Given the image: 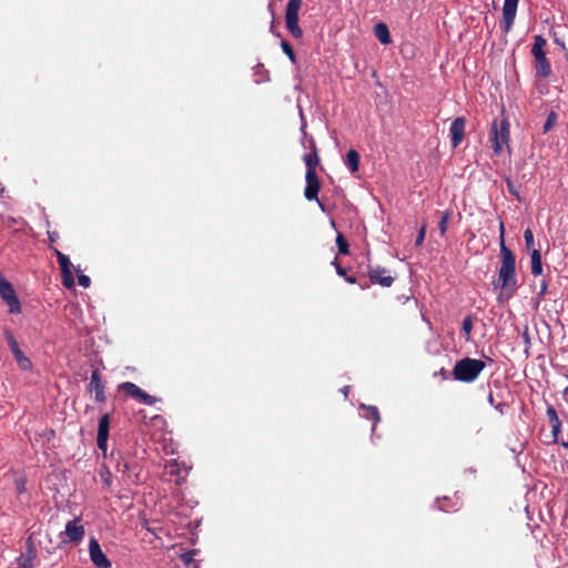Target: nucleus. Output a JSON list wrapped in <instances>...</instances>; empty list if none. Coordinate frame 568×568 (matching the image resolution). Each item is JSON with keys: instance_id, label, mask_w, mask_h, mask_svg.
Segmentation results:
<instances>
[{"instance_id": "f257e3e1", "label": "nucleus", "mask_w": 568, "mask_h": 568, "mask_svg": "<svg viewBox=\"0 0 568 568\" xmlns=\"http://www.w3.org/2000/svg\"><path fill=\"white\" fill-rule=\"evenodd\" d=\"M499 246L501 265L498 271L500 293L498 300H509L517 291L516 256L505 244V225L499 222Z\"/></svg>"}, {"instance_id": "f03ea898", "label": "nucleus", "mask_w": 568, "mask_h": 568, "mask_svg": "<svg viewBox=\"0 0 568 568\" xmlns=\"http://www.w3.org/2000/svg\"><path fill=\"white\" fill-rule=\"evenodd\" d=\"M486 363L481 359L464 357L456 362L453 377L462 383H474L485 369Z\"/></svg>"}, {"instance_id": "7ed1b4c3", "label": "nucleus", "mask_w": 568, "mask_h": 568, "mask_svg": "<svg viewBox=\"0 0 568 568\" xmlns=\"http://www.w3.org/2000/svg\"><path fill=\"white\" fill-rule=\"evenodd\" d=\"M505 110H501V119H495L491 123L490 141L493 143L494 153L500 155L503 153V146L508 150L510 141V124L507 118L504 116Z\"/></svg>"}, {"instance_id": "20e7f679", "label": "nucleus", "mask_w": 568, "mask_h": 568, "mask_svg": "<svg viewBox=\"0 0 568 568\" xmlns=\"http://www.w3.org/2000/svg\"><path fill=\"white\" fill-rule=\"evenodd\" d=\"M301 6L302 0H288L285 11L286 28L295 39H300L303 36V31L298 26V11Z\"/></svg>"}, {"instance_id": "39448f33", "label": "nucleus", "mask_w": 568, "mask_h": 568, "mask_svg": "<svg viewBox=\"0 0 568 568\" xmlns=\"http://www.w3.org/2000/svg\"><path fill=\"white\" fill-rule=\"evenodd\" d=\"M118 389L120 392H123L126 396L148 406H153L159 400L156 397L145 393L143 389H141L132 382L121 383L118 386Z\"/></svg>"}, {"instance_id": "423d86ee", "label": "nucleus", "mask_w": 568, "mask_h": 568, "mask_svg": "<svg viewBox=\"0 0 568 568\" xmlns=\"http://www.w3.org/2000/svg\"><path fill=\"white\" fill-rule=\"evenodd\" d=\"M0 296L9 306V312L11 314L21 313V304L17 297L16 291L12 284L7 281L3 275L0 273Z\"/></svg>"}, {"instance_id": "0eeeda50", "label": "nucleus", "mask_w": 568, "mask_h": 568, "mask_svg": "<svg viewBox=\"0 0 568 568\" xmlns=\"http://www.w3.org/2000/svg\"><path fill=\"white\" fill-rule=\"evenodd\" d=\"M81 521V518L75 517L67 523L64 531L60 535L62 542L79 544L82 541L85 529Z\"/></svg>"}, {"instance_id": "6e6552de", "label": "nucleus", "mask_w": 568, "mask_h": 568, "mask_svg": "<svg viewBox=\"0 0 568 568\" xmlns=\"http://www.w3.org/2000/svg\"><path fill=\"white\" fill-rule=\"evenodd\" d=\"M546 43V39H544L541 36L534 37L531 54L536 60L537 71H550V64L546 59L545 52Z\"/></svg>"}, {"instance_id": "1a4fd4ad", "label": "nucleus", "mask_w": 568, "mask_h": 568, "mask_svg": "<svg viewBox=\"0 0 568 568\" xmlns=\"http://www.w3.org/2000/svg\"><path fill=\"white\" fill-rule=\"evenodd\" d=\"M306 186L304 190V196L307 201H316L322 211H325L324 204L318 200V192L321 189V182L317 173L306 172L305 173Z\"/></svg>"}, {"instance_id": "9d476101", "label": "nucleus", "mask_w": 568, "mask_h": 568, "mask_svg": "<svg viewBox=\"0 0 568 568\" xmlns=\"http://www.w3.org/2000/svg\"><path fill=\"white\" fill-rule=\"evenodd\" d=\"M3 334L20 368L24 371L30 369L32 367V363L27 356H24L12 332L10 329H4Z\"/></svg>"}, {"instance_id": "9b49d317", "label": "nucleus", "mask_w": 568, "mask_h": 568, "mask_svg": "<svg viewBox=\"0 0 568 568\" xmlns=\"http://www.w3.org/2000/svg\"><path fill=\"white\" fill-rule=\"evenodd\" d=\"M519 0H505L503 6V19L500 22V28L505 33H508L514 24L517 7Z\"/></svg>"}, {"instance_id": "f8f14e48", "label": "nucleus", "mask_w": 568, "mask_h": 568, "mask_svg": "<svg viewBox=\"0 0 568 568\" xmlns=\"http://www.w3.org/2000/svg\"><path fill=\"white\" fill-rule=\"evenodd\" d=\"M388 271L382 266H368V278L372 284H378L383 287L393 285L395 277L387 274Z\"/></svg>"}, {"instance_id": "ddd939ff", "label": "nucleus", "mask_w": 568, "mask_h": 568, "mask_svg": "<svg viewBox=\"0 0 568 568\" xmlns=\"http://www.w3.org/2000/svg\"><path fill=\"white\" fill-rule=\"evenodd\" d=\"M89 555L92 564L98 568H110L111 561L102 551L98 540L92 537L89 544Z\"/></svg>"}, {"instance_id": "4468645a", "label": "nucleus", "mask_w": 568, "mask_h": 568, "mask_svg": "<svg viewBox=\"0 0 568 568\" xmlns=\"http://www.w3.org/2000/svg\"><path fill=\"white\" fill-rule=\"evenodd\" d=\"M109 430H110V415L104 414L99 419L98 436H97L98 448L103 453V455L106 454V449H108Z\"/></svg>"}, {"instance_id": "2eb2a0df", "label": "nucleus", "mask_w": 568, "mask_h": 568, "mask_svg": "<svg viewBox=\"0 0 568 568\" xmlns=\"http://www.w3.org/2000/svg\"><path fill=\"white\" fill-rule=\"evenodd\" d=\"M104 388L105 387L104 384L102 383L99 369H93L90 383L88 385V390L90 393H94V398L97 402L104 403L106 399Z\"/></svg>"}, {"instance_id": "dca6fc26", "label": "nucleus", "mask_w": 568, "mask_h": 568, "mask_svg": "<svg viewBox=\"0 0 568 568\" xmlns=\"http://www.w3.org/2000/svg\"><path fill=\"white\" fill-rule=\"evenodd\" d=\"M466 120L463 116L456 118L449 129L453 148H457L465 136Z\"/></svg>"}, {"instance_id": "f3484780", "label": "nucleus", "mask_w": 568, "mask_h": 568, "mask_svg": "<svg viewBox=\"0 0 568 568\" xmlns=\"http://www.w3.org/2000/svg\"><path fill=\"white\" fill-rule=\"evenodd\" d=\"M37 551L32 541L29 539L28 547L23 554L17 558L19 568H33V560L36 559Z\"/></svg>"}, {"instance_id": "a211bd4d", "label": "nucleus", "mask_w": 568, "mask_h": 568, "mask_svg": "<svg viewBox=\"0 0 568 568\" xmlns=\"http://www.w3.org/2000/svg\"><path fill=\"white\" fill-rule=\"evenodd\" d=\"M311 149L312 151L303 156V160L306 165V172L316 173V166L320 164V156L316 149L315 141L311 140Z\"/></svg>"}, {"instance_id": "6ab92c4d", "label": "nucleus", "mask_w": 568, "mask_h": 568, "mask_svg": "<svg viewBox=\"0 0 568 568\" xmlns=\"http://www.w3.org/2000/svg\"><path fill=\"white\" fill-rule=\"evenodd\" d=\"M546 415L551 426V434L554 436V440L557 442L558 435L561 430V422L558 417L555 407L549 405L546 409Z\"/></svg>"}, {"instance_id": "aec40b11", "label": "nucleus", "mask_w": 568, "mask_h": 568, "mask_svg": "<svg viewBox=\"0 0 568 568\" xmlns=\"http://www.w3.org/2000/svg\"><path fill=\"white\" fill-rule=\"evenodd\" d=\"M110 458L114 463L118 473L124 475L130 471V463L120 452H112Z\"/></svg>"}, {"instance_id": "412c9836", "label": "nucleus", "mask_w": 568, "mask_h": 568, "mask_svg": "<svg viewBox=\"0 0 568 568\" xmlns=\"http://www.w3.org/2000/svg\"><path fill=\"white\" fill-rule=\"evenodd\" d=\"M52 250L57 256L61 273L72 272L73 265H72L69 256L63 254L57 247H52Z\"/></svg>"}, {"instance_id": "4be33fe9", "label": "nucleus", "mask_w": 568, "mask_h": 568, "mask_svg": "<svg viewBox=\"0 0 568 568\" xmlns=\"http://www.w3.org/2000/svg\"><path fill=\"white\" fill-rule=\"evenodd\" d=\"M531 274L538 276L542 274L541 253L539 250L534 248L531 251Z\"/></svg>"}, {"instance_id": "5701e85b", "label": "nucleus", "mask_w": 568, "mask_h": 568, "mask_svg": "<svg viewBox=\"0 0 568 568\" xmlns=\"http://www.w3.org/2000/svg\"><path fill=\"white\" fill-rule=\"evenodd\" d=\"M345 164L352 173L357 172L359 166V153L356 150H349L345 158Z\"/></svg>"}, {"instance_id": "b1692460", "label": "nucleus", "mask_w": 568, "mask_h": 568, "mask_svg": "<svg viewBox=\"0 0 568 568\" xmlns=\"http://www.w3.org/2000/svg\"><path fill=\"white\" fill-rule=\"evenodd\" d=\"M375 36L383 44H388L390 42V36L388 28L385 23H377L375 27Z\"/></svg>"}, {"instance_id": "393cba45", "label": "nucleus", "mask_w": 568, "mask_h": 568, "mask_svg": "<svg viewBox=\"0 0 568 568\" xmlns=\"http://www.w3.org/2000/svg\"><path fill=\"white\" fill-rule=\"evenodd\" d=\"M336 245H337L339 254H343V255L349 254V244H348L347 240L344 237V235L339 232L336 235Z\"/></svg>"}, {"instance_id": "a878e982", "label": "nucleus", "mask_w": 568, "mask_h": 568, "mask_svg": "<svg viewBox=\"0 0 568 568\" xmlns=\"http://www.w3.org/2000/svg\"><path fill=\"white\" fill-rule=\"evenodd\" d=\"M557 120H558V115L556 112L551 111L548 116H547V120L544 124V128H542V133L546 134L548 133L557 123Z\"/></svg>"}, {"instance_id": "bb28decb", "label": "nucleus", "mask_w": 568, "mask_h": 568, "mask_svg": "<svg viewBox=\"0 0 568 568\" xmlns=\"http://www.w3.org/2000/svg\"><path fill=\"white\" fill-rule=\"evenodd\" d=\"M473 325H474V322H473V317L471 316H466L463 320L462 331L465 334V339L466 341L470 339V334H471V331H473Z\"/></svg>"}, {"instance_id": "cd10ccee", "label": "nucleus", "mask_w": 568, "mask_h": 568, "mask_svg": "<svg viewBox=\"0 0 568 568\" xmlns=\"http://www.w3.org/2000/svg\"><path fill=\"white\" fill-rule=\"evenodd\" d=\"M452 213L446 211L442 214L440 221L438 223L439 233L442 236H445L448 227V221L450 219Z\"/></svg>"}, {"instance_id": "c85d7f7f", "label": "nucleus", "mask_w": 568, "mask_h": 568, "mask_svg": "<svg viewBox=\"0 0 568 568\" xmlns=\"http://www.w3.org/2000/svg\"><path fill=\"white\" fill-rule=\"evenodd\" d=\"M363 408L367 410V417L372 418L375 423H378L381 419L378 408L376 406H365L362 405Z\"/></svg>"}, {"instance_id": "c756f323", "label": "nucleus", "mask_w": 568, "mask_h": 568, "mask_svg": "<svg viewBox=\"0 0 568 568\" xmlns=\"http://www.w3.org/2000/svg\"><path fill=\"white\" fill-rule=\"evenodd\" d=\"M62 275V284L67 288L74 287V277L72 272L61 273Z\"/></svg>"}, {"instance_id": "7c9ffc66", "label": "nucleus", "mask_w": 568, "mask_h": 568, "mask_svg": "<svg viewBox=\"0 0 568 568\" xmlns=\"http://www.w3.org/2000/svg\"><path fill=\"white\" fill-rule=\"evenodd\" d=\"M524 240H525V244H526V247L527 250H534V234H532V231L530 229H526L525 232H524Z\"/></svg>"}, {"instance_id": "2f4dec72", "label": "nucleus", "mask_w": 568, "mask_h": 568, "mask_svg": "<svg viewBox=\"0 0 568 568\" xmlns=\"http://www.w3.org/2000/svg\"><path fill=\"white\" fill-rule=\"evenodd\" d=\"M425 234H426V225L423 224V226L420 227L418 234H417V237L415 240V245L416 246H422L423 243H424V240H425Z\"/></svg>"}, {"instance_id": "473e14b6", "label": "nucleus", "mask_w": 568, "mask_h": 568, "mask_svg": "<svg viewBox=\"0 0 568 568\" xmlns=\"http://www.w3.org/2000/svg\"><path fill=\"white\" fill-rule=\"evenodd\" d=\"M78 283L80 286L87 288L91 285V278L85 274L78 275Z\"/></svg>"}, {"instance_id": "72a5a7b5", "label": "nucleus", "mask_w": 568, "mask_h": 568, "mask_svg": "<svg viewBox=\"0 0 568 568\" xmlns=\"http://www.w3.org/2000/svg\"><path fill=\"white\" fill-rule=\"evenodd\" d=\"M487 399H488V403H489L491 406H494V407H495L499 413H501V414H503V412H504V406H505V405H504V403H495V398H494V395H493L491 393L488 395V398H487Z\"/></svg>"}, {"instance_id": "f704fd0d", "label": "nucleus", "mask_w": 568, "mask_h": 568, "mask_svg": "<svg viewBox=\"0 0 568 568\" xmlns=\"http://www.w3.org/2000/svg\"><path fill=\"white\" fill-rule=\"evenodd\" d=\"M100 476H101V478H102L103 483H104L108 487H110V486H111V473H110V470H109L108 468L102 469V470L100 471Z\"/></svg>"}, {"instance_id": "c9c22d12", "label": "nucleus", "mask_w": 568, "mask_h": 568, "mask_svg": "<svg viewBox=\"0 0 568 568\" xmlns=\"http://www.w3.org/2000/svg\"><path fill=\"white\" fill-rule=\"evenodd\" d=\"M193 555L194 554L192 551H187L183 554L181 558L185 565H190L193 561Z\"/></svg>"}, {"instance_id": "e433bc0d", "label": "nucleus", "mask_w": 568, "mask_h": 568, "mask_svg": "<svg viewBox=\"0 0 568 568\" xmlns=\"http://www.w3.org/2000/svg\"><path fill=\"white\" fill-rule=\"evenodd\" d=\"M282 48L284 50V52L291 58L293 59V49L292 47L286 42V41H283L282 42Z\"/></svg>"}, {"instance_id": "4c0bfd02", "label": "nucleus", "mask_w": 568, "mask_h": 568, "mask_svg": "<svg viewBox=\"0 0 568 568\" xmlns=\"http://www.w3.org/2000/svg\"><path fill=\"white\" fill-rule=\"evenodd\" d=\"M506 182H507V189H508V191H509L513 195H515L516 197H518V199H519V194H518L517 190L515 189L514 183H513L509 179H507V181H506Z\"/></svg>"}, {"instance_id": "58836bf2", "label": "nucleus", "mask_w": 568, "mask_h": 568, "mask_svg": "<svg viewBox=\"0 0 568 568\" xmlns=\"http://www.w3.org/2000/svg\"><path fill=\"white\" fill-rule=\"evenodd\" d=\"M547 288H548V283L547 281L542 280L541 281V284H540V291H539V296H544L546 293H547Z\"/></svg>"}, {"instance_id": "ea45409f", "label": "nucleus", "mask_w": 568, "mask_h": 568, "mask_svg": "<svg viewBox=\"0 0 568 568\" xmlns=\"http://www.w3.org/2000/svg\"><path fill=\"white\" fill-rule=\"evenodd\" d=\"M48 239L51 243L58 241L59 239V233L53 231V232H48Z\"/></svg>"}, {"instance_id": "a19ab883", "label": "nucleus", "mask_w": 568, "mask_h": 568, "mask_svg": "<svg viewBox=\"0 0 568 568\" xmlns=\"http://www.w3.org/2000/svg\"><path fill=\"white\" fill-rule=\"evenodd\" d=\"M43 435L50 440L52 437H54V430L53 429H45Z\"/></svg>"}, {"instance_id": "79ce46f5", "label": "nucleus", "mask_w": 568, "mask_h": 568, "mask_svg": "<svg viewBox=\"0 0 568 568\" xmlns=\"http://www.w3.org/2000/svg\"><path fill=\"white\" fill-rule=\"evenodd\" d=\"M336 273L342 276V277H345L347 274H346V268H344L343 266H337V271Z\"/></svg>"}, {"instance_id": "37998d69", "label": "nucleus", "mask_w": 568, "mask_h": 568, "mask_svg": "<svg viewBox=\"0 0 568 568\" xmlns=\"http://www.w3.org/2000/svg\"><path fill=\"white\" fill-rule=\"evenodd\" d=\"M345 281L349 284H355L356 283V277L355 276H348L346 275L345 277Z\"/></svg>"}, {"instance_id": "c03bdc74", "label": "nucleus", "mask_w": 568, "mask_h": 568, "mask_svg": "<svg viewBox=\"0 0 568 568\" xmlns=\"http://www.w3.org/2000/svg\"><path fill=\"white\" fill-rule=\"evenodd\" d=\"M332 264L334 265V267H335V270H336V271H337V266H342V265L339 264V262H338V258H337V257H335V258L333 260Z\"/></svg>"}, {"instance_id": "a18cd8bd", "label": "nucleus", "mask_w": 568, "mask_h": 568, "mask_svg": "<svg viewBox=\"0 0 568 568\" xmlns=\"http://www.w3.org/2000/svg\"><path fill=\"white\" fill-rule=\"evenodd\" d=\"M557 34H558V31L556 30L555 31V40L564 48V42H562V40L558 39Z\"/></svg>"}, {"instance_id": "49530a36", "label": "nucleus", "mask_w": 568, "mask_h": 568, "mask_svg": "<svg viewBox=\"0 0 568 568\" xmlns=\"http://www.w3.org/2000/svg\"><path fill=\"white\" fill-rule=\"evenodd\" d=\"M348 390H349V386H345V387L343 388V393H344L345 397H347V395H348Z\"/></svg>"}, {"instance_id": "de8ad7c7", "label": "nucleus", "mask_w": 568, "mask_h": 568, "mask_svg": "<svg viewBox=\"0 0 568 568\" xmlns=\"http://www.w3.org/2000/svg\"><path fill=\"white\" fill-rule=\"evenodd\" d=\"M447 372L445 371V368H442L440 369V375H443L444 377L446 376Z\"/></svg>"}, {"instance_id": "09e8293b", "label": "nucleus", "mask_w": 568, "mask_h": 568, "mask_svg": "<svg viewBox=\"0 0 568 568\" xmlns=\"http://www.w3.org/2000/svg\"><path fill=\"white\" fill-rule=\"evenodd\" d=\"M271 30H272V31H273V30H275L274 22H273V23H272V26H271Z\"/></svg>"}, {"instance_id": "8fccbe9b", "label": "nucleus", "mask_w": 568, "mask_h": 568, "mask_svg": "<svg viewBox=\"0 0 568 568\" xmlns=\"http://www.w3.org/2000/svg\"><path fill=\"white\" fill-rule=\"evenodd\" d=\"M372 75H373V78H375V79L377 78V77H376V75H377V73H376V72H373V73H372Z\"/></svg>"}, {"instance_id": "3c124183", "label": "nucleus", "mask_w": 568, "mask_h": 568, "mask_svg": "<svg viewBox=\"0 0 568 568\" xmlns=\"http://www.w3.org/2000/svg\"><path fill=\"white\" fill-rule=\"evenodd\" d=\"M566 392H568V386L566 387Z\"/></svg>"}]
</instances>
